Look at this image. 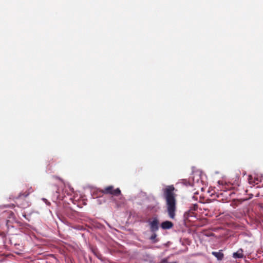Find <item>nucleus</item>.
<instances>
[{"instance_id": "nucleus-3", "label": "nucleus", "mask_w": 263, "mask_h": 263, "mask_svg": "<svg viewBox=\"0 0 263 263\" xmlns=\"http://www.w3.org/2000/svg\"><path fill=\"white\" fill-rule=\"evenodd\" d=\"M100 192L104 194H109L113 196H119L121 194V190L119 188L114 189V186L109 185L101 190Z\"/></svg>"}, {"instance_id": "nucleus-8", "label": "nucleus", "mask_w": 263, "mask_h": 263, "mask_svg": "<svg viewBox=\"0 0 263 263\" xmlns=\"http://www.w3.org/2000/svg\"><path fill=\"white\" fill-rule=\"evenodd\" d=\"M212 254L218 260H222L224 257V254L222 253V250H219L218 252L213 251Z\"/></svg>"}, {"instance_id": "nucleus-7", "label": "nucleus", "mask_w": 263, "mask_h": 263, "mask_svg": "<svg viewBox=\"0 0 263 263\" xmlns=\"http://www.w3.org/2000/svg\"><path fill=\"white\" fill-rule=\"evenodd\" d=\"M173 227V223L170 221H165L162 222L161 224V227L162 229L166 230L170 229Z\"/></svg>"}, {"instance_id": "nucleus-10", "label": "nucleus", "mask_w": 263, "mask_h": 263, "mask_svg": "<svg viewBox=\"0 0 263 263\" xmlns=\"http://www.w3.org/2000/svg\"><path fill=\"white\" fill-rule=\"evenodd\" d=\"M6 224L7 225L8 227H9V226H11L9 224V220H7V221Z\"/></svg>"}, {"instance_id": "nucleus-6", "label": "nucleus", "mask_w": 263, "mask_h": 263, "mask_svg": "<svg viewBox=\"0 0 263 263\" xmlns=\"http://www.w3.org/2000/svg\"><path fill=\"white\" fill-rule=\"evenodd\" d=\"M232 257L235 259L244 258L245 256L243 254V249L240 248L237 252H234L233 253Z\"/></svg>"}, {"instance_id": "nucleus-4", "label": "nucleus", "mask_w": 263, "mask_h": 263, "mask_svg": "<svg viewBox=\"0 0 263 263\" xmlns=\"http://www.w3.org/2000/svg\"><path fill=\"white\" fill-rule=\"evenodd\" d=\"M148 223L151 232L156 233L159 230V221L157 217H153L152 221L149 220Z\"/></svg>"}, {"instance_id": "nucleus-1", "label": "nucleus", "mask_w": 263, "mask_h": 263, "mask_svg": "<svg viewBox=\"0 0 263 263\" xmlns=\"http://www.w3.org/2000/svg\"><path fill=\"white\" fill-rule=\"evenodd\" d=\"M173 185L166 186L163 189V197L166 201V206L168 216L174 219L176 211V194Z\"/></svg>"}, {"instance_id": "nucleus-12", "label": "nucleus", "mask_w": 263, "mask_h": 263, "mask_svg": "<svg viewBox=\"0 0 263 263\" xmlns=\"http://www.w3.org/2000/svg\"><path fill=\"white\" fill-rule=\"evenodd\" d=\"M225 189H227L226 185L224 187V190H225Z\"/></svg>"}, {"instance_id": "nucleus-9", "label": "nucleus", "mask_w": 263, "mask_h": 263, "mask_svg": "<svg viewBox=\"0 0 263 263\" xmlns=\"http://www.w3.org/2000/svg\"><path fill=\"white\" fill-rule=\"evenodd\" d=\"M157 234L156 233H153L152 236L150 237V239L152 240L154 242H156L158 241V240L156 239Z\"/></svg>"}, {"instance_id": "nucleus-2", "label": "nucleus", "mask_w": 263, "mask_h": 263, "mask_svg": "<svg viewBox=\"0 0 263 263\" xmlns=\"http://www.w3.org/2000/svg\"><path fill=\"white\" fill-rule=\"evenodd\" d=\"M33 191V189L30 187L27 191L23 193H20L18 196L15 198L16 204L22 208L28 207L30 204L27 198Z\"/></svg>"}, {"instance_id": "nucleus-5", "label": "nucleus", "mask_w": 263, "mask_h": 263, "mask_svg": "<svg viewBox=\"0 0 263 263\" xmlns=\"http://www.w3.org/2000/svg\"><path fill=\"white\" fill-rule=\"evenodd\" d=\"M198 206L197 204H194L192 206H191L189 210L186 211L184 213V217L186 218H188L190 216H192L194 214V212L196 211L197 210Z\"/></svg>"}, {"instance_id": "nucleus-13", "label": "nucleus", "mask_w": 263, "mask_h": 263, "mask_svg": "<svg viewBox=\"0 0 263 263\" xmlns=\"http://www.w3.org/2000/svg\"><path fill=\"white\" fill-rule=\"evenodd\" d=\"M167 263H177L176 262H167Z\"/></svg>"}, {"instance_id": "nucleus-11", "label": "nucleus", "mask_w": 263, "mask_h": 263, "mask_svg": "<svg viewBox=\"0 0 263 263\" xmlns=\"http://www.w3.org/2000/svg\"><path fill=\"white\" fill-rule=\"evenodd\" d=\"M23 217H24L25 218H26V219H27L26 215L25 214H23Z\"/></svg>"}]
</instances>
